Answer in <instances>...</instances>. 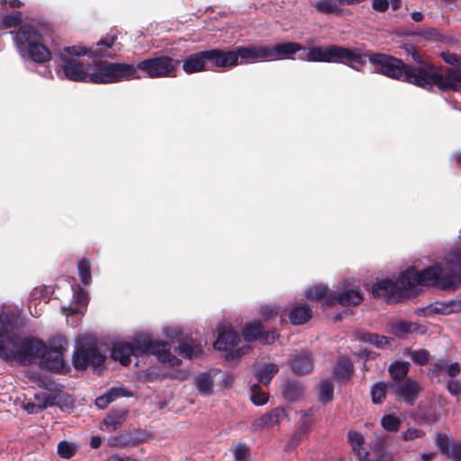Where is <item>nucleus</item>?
Wrapping results in <instances>:
<instances>
[{
    "label": "nucleus",
    "mask_w": 461,
    "mask_h": 461,
    "mask_svg": "<svg viewBox=\"0 0 461 461\" xmlns=\"http://www.w3.org/2000/svg\"><path fill=\"white\" fill-rule=\"evenodd\" d=\"M360 339L364 342L375 345L377 348H384L389 343L386 337L379 336L374 333H363L360 336Z\"/></svg>",
    "instance_id": "obj_37"
},
{
    "label": "nucleus",
    "mask_w": 461,
    "mask_h": 461,
    "mask_svg": "<svg viewBox=\"0 0 461 461\" xmlns=\"http://www.w3.org/2000/svg\"><path fill=\"white\" fill-rule=\"evenodd\" d=\"M411 357L413 362L419 365H425L429 360V352L421 349L411 353Z\"/></svg>",
    "instance_id": "obj_48"
},
{
    "label": "nucleus",
    "mask_w": 461,
    "mask_h": 461,
    "mask_svg": "<svg viewBox=\"0 0 461 461\" xmlns=\"http://www.w3.org/2000/svg\"><path fill=\"white\" fill-rule=\"evenodd\" d=\"M279 367L277 365L273 363L264 364L258 366L256 370V377L258 382L268 385L272 378L278 373Z\"/></svg>",
    "instance_id": "obj_25"
},
{
    "label": "nucleus",
    "mask_w": 461,
    "mask_h": 461,
    "mask_svg": "<svg viewBox=\"0 0 461 461\" xmlns=\"http://www.w3.org/2000/svg\"><path fill=\"white\" fill-rule=\"evenodd\" d=\"M9 5L10 7H20L23 5L22 2L19 0H1V5Z\"/></svg>",
    "instance_id": "obj_58"
},
{
    "label": "nucleus",
    "mask_w": 461,
    "mask_h": 461,
    "mask_svg": "<svg viewBox=\"0 0 461 461\" xmlns=\"http://www.w3.org/2000/svg\"><path fill=\"white\" fill-rule=\"evenodd\" d=\"M182 68L186 74H194L212 69L208 50L200 51L188 56L183 60Z\"/></svg>",
    "instance_id": "obj_14"
},
{
    "label": "nucleus",
    "mask_w": 461,
    "mask_h": 461,
    "mask_svg": "<svg viewBox=\"0 0 461 461\" xmlns=\"http://www.w3.org/2000/svg\"><path fill=\"white\" fill-rule=\"evenodd\" d=\"M453 461H461V443H454L446 454Z\"/></svg>",
    "instance_id": "obj_50"
},
{
    "label": "nucleus",
    "mask_w": 461,
    "mask_h": 461,
    "mask_svg": "<svg viewBox=\"0 0 461 461\" xmlns=\"http://www.w3.org/2000/svg\"><path fill=\"white\" fill-rule=\"evenodd\" d=\"M406 50L417 66L406 65L397 58L382 53L368 55V60L375 66V72L426 90H430L436 86L443 91L448 89L461 91V69H448L444 74L438 67L431 63L428 57L421 55L414 47H406Z\"/></svg>",
    "instance_id": "obj_1"
},
{
    "label": "nucleus",
    "mask_w": 461,
    "mask_h": 461,
    "mask_svg": "<svg viewBox=\"0 0 461 461\" xmlns=\"http://www.w3.org/2000/svg\"><path fill=\"white\" fill-rule=\"evenodd\" d=\"M305 296L307 299L322 301L328 305L336 304V292L330 291L325 285H314L310 287Z\"/></svg>",
    "instance_id": "obj_20"
},
{
    "label": "nucleus",
    "mask_w": 461,
    "mask_h": 461,
    "mask_svg": "<svg viewBox=\"0 0 461 461\" xmlns=\"http://www.w3.org/2000/svg\"><path fill=\"white\" fill-rule=\"evenodd\" d=\"M283 394L288 401H296L303 394V387L298 382H288L284 389Z\"/></svg>",
    "instance_id": "obj_31"
},
{
    "label": "nucleus",
    "mask_w": 461,
    "mask_h": 461,
    "mask_svg": "<svg viewBox=\"0 0 461 461\" xmlns=\"http://www.w3.org/2000/svg\"><path fill=\"white\" fill-rule=\"evenodd\" d=\"M45 345L40 340L16 339L8 344L0 343V357L5 360L14 359L23 365L32 364L36 357H41Z\"/></svg>",
    "instance_id": "obj_7"
},
{
    "label": "nucleus",
    "mask_w": 461,
    "mask_h": 461,
    "mask_svg": "<svg viewBox=\"0 0 461 461\" xmlns=\"http://www.w3.org/2000/svg\"><path fill=\"white\" fill-rule=\"evenodd\" d=\"M240 338L237 332L228 330L219 333L217 340L214 342L213 347L215 349L221 351H228L237 345Z\"/></svg>",
    "instance_id": "obj_22"
},
{
    "label": "nucleus",
    "mask_w": 461,
    "mask_h": 461,
    "mask_svg": "<svg viewBox=\"0 0 461 461\" xmlns=\"http://www.w3.org/2000/svg\"><path fill=\"white\" fill-rule=\"evenodd\" d=\"M70 311L72 313H77V312H79V308L78 307H70Z\"/></svg>",
    "instance_id": "obj_64"
},
{
    "label": "nucleus",
    "mask_w": 461,
    "mask_h": 461,
    "mask_svg": "<svg viewBox=\"0 0 461 461\" xmlns=\"http://www.w3.org/2000/svg\"><path fill=\"white\" fill-rule=\"evenodd\" d=\"M251 401L256 405H263L267 402V394L261 391V388L258 384L251 386Z\"/></svg>",
    "instance_id": "obj_40"
},
{
    "label": "nucleus",
    "mask_w": 461,
    "mask_h": 461,
    "mask_svg": "<svg viewBox=\"0 0 461 461\" xmlns=\"http://www.w3.org/2000/svg\"><path fill=\"white\" fill-rule=\"evenodd\" d=\"M285 417V411L283 408L277 407L254 420L251 425L255 430L268 429L278 425Z\"/></svg>",
    "instance_id": "obj_16"
},
{
    "label": "nucleus",
    "mask_w": 461,
    "mask_h": 461,
    "mask_svg": "<svg viewBox=\"0 0 461 461\" xmlns=\"http://www.w3.org/2000/svg\"><path fill=\"white\" fill-rule=\"evenodd\" d=\"M392 332L397 337H403L407 334L415 332L418 325L410 321H396L391 326Z\"/></svg>",
    "instance_id": "obj_30"
},
{
    "label": "nucleus",
    "mask_w": 461,
    "mask_h": 461,
    "mask_svg": "<svg viewBox=\"0 0 461 461\" xmlns=\"http://www.w3.org/2000/svg\"><path fill=\"white\" fill-rule=\"evenodd\" d=\"M382 428L387 432H397L402 423V420L393 413L384 414L380 420Z\"/></svg>",
    "instance_id": "obj_29"
},
{
    "label": "nucleus",
    "mask_w": 461,
    "mask_h": 461,
    "mask_svg": "<svg viewBox=\"0 0 461 461\" xmlns=\"http://www.w3.org/2000/svg\"><path fill=\"white\" fill-rule=\"evenodd\" d=\"M391 386L394 389L395 393L409 405L414 404L421 391L420 385L411 379L394 382Z\"/></svg>",
    "instance_id": "obj_12"
},
{
    "label": "nucleus",
    "mask_w": 461,
    "mask_h": 461,
    "mask_svg": "<svg viewBox=\"0 0 461 461\" xmlns=\"http://www.w3.org/2000/svg\"><path fill=\"white\" fill-rule=\"evenodd\" d=\"M104 360V357L93 346L82 345L73 356L74 366L78 370H83L88 366H99Z\"/></svg>",
    "instance_id": "obj_11"
},
{
    "label": "nucleus",
    "mask_w": 461,
    "mask_h": 461,
    "mask_svg": "<svg viewBox=\"0 0 461 461\" xmlns=\"http://www.w3.org/2000/svg\"><path fill=\"white\" fill-rule=\"evenodd\" d=\"M117 36L107 35L98 41L95 46L86 48L81 45L64 47L56 54V72L61 78H67L76 82H89L91 65H85L76 58L88 55L92 58H115L112 52Z\"/></svg>",
    "instance_id": "obj_3"
},
{
    "label": "nucleus",
    "mask_w": 461,
    "mask_h": 461,
    "mask_svg": "<svg viewBox=\"0 0 461 461\" xmlns=\"http://www.w3.org/2000/svg\"><path fill=\"white\" fill-rule=\"evenodd\" d=\"M440 56L446 63L456 67L461 66V56H458L455 53H451L449 51L441 52Z\"/></svg>",
    "instance_id": "obj_47"
},
{
    "label": "nucleus",
    "mask_w": 461,
    "mask_h": 461,
    "mask_svg": "<svg viewBox=\"0 0 461 461\" xmlns=\"http://www.w3.org/2000/svg\"><path fill=\"white\" fill-rule=\"evenodd\" d=\"M333 383L331 380H323L319 385V400L322 402H330L333 398Z\"/></svg>",
    "instance_id": "obj_35"
},
{
    "label": "nucleus",
    "mask_w": 461,
    "mask_h": 461,
    "mask_svg": "<svg viewBox=\"0 0 461 461\" xmlns=\"http://www.w3.org/2000/svg\"><path fill=\"white\" fill-rule=\"evenodd\" d=\"M289 363L295 375L309 374L313 370L312 355L307 352L295 353L290 357Z\"/></svg>",
    "instance_id": "obj_18"
},
{
    "label": "nucleus",
    "mask_w": 461,
    "mask_h": 461,
    "mask_svg": "<svg viewBox=\"0 0 461 461\" xmlns=\"http://www.w3.org/2000/svg\"><path fill=\"white\" fill-rule=\"evenodd\" d=\"M352 371V363L348 358H340L334 367V375L338 379L348 378Z\"/></svg>",
    "instance_id": "obj_32"
},
{
    "label": "nucleus",
    "mask_w": 461,
    "mask_h": 461,
    "mask_svg": "<svg viewBox=\"0 0 461 461\" xmlns=\"http://www.w3.org/2000/svg\"><path fill=\"white\" fill-rule=\"evenodd\" d=\"M340 292H336V303L342 306L357 305L363 301V295L358 289L347 287L344 283L340 284Z\"/></svg>",
    "instance_id": "obj_19"
},
{
    "label": "nucleus",
    "mask_w": 461,
    "mask_h": 461,
    "mask_svg": "<svg viewBox=\"0 0 461 461\" xmlns=\"http://www.w3.org/2000/svg\"><path fill=\"white\" fill-rule=\"evenodd\" d=\"M136 77L133 64L97 62L91 66L89 82L94 84H112L132 80Z\"/></svg>",
    "instance_id": "obj_8"
},
{
    "label": "nucleus",
    "mask_w": 461,
    "mask_h": 461,
    "mask_svg": "<svg viewBox=\"0 0 461 461\" xmlns=\"http://www.w3.org/2000/svg\"><path fill=\"white\" fill-rule=\"evenodd\" d=\"M261 314L265 320H269L277 315V312L273 306L266 305L261 308Z\"/></svg>",
    "instance_id": "obj_53"
},
{
    "label": "nucleus",
    "mask_w": 461,
    "mask_h": 461,
    "mask_svg": "<svg viewBox=\"0 0 461 461\" xmlns=\"http://www.w3.org/2000/svg\"><path fill=\"white\" fill-rule=\"evenodd\" d=\"M22 22V13L15 12L11 14L5 15L3 18L2 23L4 28H11L19 25Z\"/></svg>",
    "instance_id": "obj_43"
},
{
    "label": "nucleus",
    "mask_w": 461,
    "mask_h": 461,
    "mask_svg": "<svg viewBox=\"0 0 461 461\" xmlns=\"http://www.w3.org/2000/svg\"><path fill=\"white\" fill-rule=\"evenodd\" d=\"M150 353L156 355L159 362L169 366H179L181 360L171 354L170 347L166 342H154L147 337L135 338L132 341H119L113 345L111 357L122 366L131 363V356Z\"/></svg>",
    "instance_id": "obj_4"
},
{
    "label": "nucleus",
    "mask_w": 461,
    "mask_h": 461,
    "mask_svg": "<svg viewBox=\"0 0 461 461\" xmlns=\"http://www.w3.org/2000/svg\"><path fill=\"white\" fill-rule=\"evenodd\" d=\"M130 395L131 394L124 391V389L122 388H112L105 394L97 397L95 400V404L99 409H104L108 406L110 402H113L116 398Z\"/></svg>",
    "instance_id": "obj_26"
},
{
    "label": "nucleus",
    "mask_w": 461,
    "mask_h": 461,
    "mask_svg": "<svg viewBox=\"0 0 461 461\" xmlns=\"http://www.w3.org/2000/svg\"><path fill=\"white\" fill-rule=\"evenodd\" d=\"M179 61L168 56H156L139 62L134 68L136 77L133 79H140V71L150 78H160L173 77Z\"/></svg>",
    "instance_id": "obj_9"
},
{
    "label": "nucleus",
    "mask_w": 461,
    "mask_h": 461,
    "mask_svg": "<svg viewBox=\"0 0 461 461\" xmlns=\"http://www.w3.org/2000/svg\"><path fill=\"white\" fill-rule=\"evenodd\" d=\"M17 336L13 320L8 316L0 315V343L8 344L16 339Z\"/></svg>",
    "instance_id": "obj_23"
},
{
    "label": "nucleus",
    "mask_w": 461,
    "mask_h": 461,
    "mask_svg": "<svg viewBox=\"0 0 461 461\" xmlns=\"http://www.w3.org/2000/svg\"><path fill=\"white\" fill-rule=\"evenodd\" d=\"M372 7L378 12H384L389 7V1L388 0H373L372 1Z\"/></svg>",
    "instance_id": "obj_52"
},
{
    "label": "nucleus",
    "mask_w": 461,
    "mask_h": 461,
    "mask_svg": "<svg viewBox=\"0 0 461 461\" xmlns=\"http://www.w3.org/2000/svg\"><path fill=\"white\" fill-rule=\"evenodd\" d=\"M75 298L83 306H85L87 303L86 295L82 291L75 294Z\"/></svg>",
    "instance_id": "obj_57"
},
{
    "label": "nucleus",
    "mask_w": 461,
    "mask_h": 461,
    "mask_svg": "<svg viewBox=\"0 0 461 461\" xmlns=\"http://www.w3.org/2000/svg\"><path fill=\"white\" fill-rule=\"evenodd\" d=\"M348 439L354 451L359 452L364 443L363 436L354 430H350L348 434Z\"/></svg>",
    "instance_id": "obj_44"
},
{
    "label": "nucleus",
    "mask_w": 461,
    "mask_h": 461,
    "mask_svg": "<svg viewBox=\"0 0 461 461\" xmlns=\"http://www.w3.org/2000/svg\"><path fill=\"white\" fill-rule=\"evenodd\" d=\"M425 435L426 433L424 430L418 428L411 427L402 433L401 438L403 441H413L418 438H422Z\"/></svg>",
    "instance_id": "obj_41"
},
{
    "label": "nucleus",
    "mask_w": 461,
    "mask_h": 461,
    "mask_svg": "<svg viewBox=\"0 0 461 461\" xmlns=\"http://www.w3.org/2000/svg\"><path fill=\"white\" fill-rule=\"evenodd\" d=\"M410 364L408 362H397L390 366L389 372L395 382L402 381V379L406 376Z\"/></svg>",
    "instance_id": "obj_34"
},
{
    "label": "nucleus",
    "mask_w": 461,
    "mask_h": 461,
    "mask_svg": "<svg viewBox=\"0 0 461 461\" xmlns=\"http://www.w3.org/2000/svg\"><path fill=\"white\" fill-rule=\"evenodd\" d=\"M251 350V347L250 346H245V347H241L239 349H237L235 351V357H240V356H243L245 354H248L249 351ZM227 359L229 358H232L234 357V354L233 353H230L226 356Z\"/></svg>",
    "instance_id": "obj_55"
},
{
    "label": "nucleus",
    "mask_w": 461,
    "mask_h": 461,
    "mask_svg": "<svg viewBox=\"0 0 461 461\" xmlns=\"http://www.w3.org/2000/svg\"><path fill=\"white\" fill-rule=\"evenodd\" d=\"M267 49L269 60L290 59L293 54L301 50H304L301 44L296 42H285L276 45H267Z\"/></svg>",
    "instance_id": "obj_17"
},
{
    "label": "nucleus",
    "mask_w": 461,
    "mask_h": 461,
    "mask_svg": "<svg viewBox=\"0 0 461 461\" xmlns=\"http://www.w3.org/2000/svg\"><path fill=\"white\" fill-rule=\"evenodd\" d=\"M176 351L184 357H196L202 352V347L200 345H192L189 343H183Z\"/></svg>",
    "instance_id": "obj_36"
},
{
    "label": "nucleus",
    "mask_w": 461,
    "mask_h": 461,
    "mask_svg": "<svg viewBox=\"0 0 461 461\" xmlns=\"http://www.w3.org/2000/svg\"><path fill=\"white\" fill-rule=\"evenodd\" d=\"M67 340L59 338L53 341L50 348L45 347L41 355V365L49 370H59L63 367V353L67 347Z\"/></svg>",
    "instance_id": "obj_10"
},
{
    "label": "nucleus",
    "mask_w": 461,
    "mask_h": 461,
    "mask_svg": "<svg viewBox=\"0 0 461 461\" xmlns=\"http://www.w3.org/2000/svg\"><path fill=\"white\" fill-rule=\"evenodd\" d=\"M249 454V448L246 444H238L233 450L234 461H247Z\"/></svg>",
    "instance_id": "obj_45"
},
{
    "label": "nucleus",
    "mask_w": 461,
    "mask_h": 461,
    "mask_svg": "<svg viewBox=\"0 0 461 461\" xmlns=\"http://www.w3.org/2000/svg\"><path fill=\"white\" fill-rule=\"evenodd\" d=\"M78 273L84 285H88L91 280L90 262L84 258L78 263Z\"/></svg>",
    "instance_id": "obj_39"
},
{
    "label": "nucleus",
    "mask_w": 461,
    "mask_h": 461,
    "mask_svg": "<svg viewBox=\"0 0 461 461\" xmlns=\"http://www.w3.org/2000/svg\"><path fill=\"white\" fill-rule=\"evenodd\" d=\"M101 444V438L98 436H95L91 438V446L94 448H97Z\"/></svg>",
    "instance_id": "obj_59"
},
{
    "label": "nucleus",
    "mask_w": 461,
    "mask_h": 461,
    "mask_svg": "<svg viewBox=\"0 0 461 461\" xmlns=\"http://www.w3.org/2000/svg\"><path fill=\"white\" fill-rule=\"evenodd\" d=\"M310 62L343 63L356 70L366 62V56L357 50H350L341 46H318L307 49L305 58Z\"/></svg>",
    "instance_id": "obj_5"
},
{
    "label": "nucleus",
    "mask_w": 461,
    "mask_h": 461,
    "mask_svg": "<svg viewBox=\"0 0 461 461\" xmlns=\"http://www.w3.org/2000/svg\"><path fill=\"white\" fill-rule=\"evenodd\" d=\"M208 54L212 68L213 67L227 68L239 64L237 49L233 50H209Z\"/></svg>",
    "instance_id": "obj_15"
},
{
    "label": "nucleus",
    "mask_w": 461,
    "mask_h": 461,
    "mask_svg": "<svg viewBox=\"0 0 461 461\" xmlns=\"http://www.w3.org/2000/svg\"><path fill=\"white\" fill-rule=\"evenodd\" d=\"M386 385L383 383L376 384L372 387L371 395L375 403H380L385 397Z\"/></svg>",
    "instance_id": "obj_42"
},
{
    "label": "nucleus",
    "mask_w": 461,
    "mask_h": 461,
    "mask_svg": "<svg viewBox=\"0 0 461 461\" xmlns=\"http://www.w3.org/2000/svg\"><path fill=\"white\" fill-rule=\"evenodd\" d=\"M46 407H47V403L40 405V404H36V403L28 402V403H26L24 405V409L29 413H37V412L41 411V410H43Z\"/></svg>",
    "instance_id": "obj_54"
},
{
    "label": "nucleus",
    "mask_w": 461,
    "mask_h": 461,
    "mask_svg": "<svg viewBox=\"0 0 461 461\" xmlns=\"http://www.w3.org/2000/svg\"><path fill=\"white\" fill-rule=\"evenodd\" d=\"M107 461H136L134 459H131V458H121L119 456H112L110 457Z\"/></svg>",
    "instance_id": "obj_62"
},
{
    "label": "nucleus",
    "mask_w": 461,
    "mask_h": 461,
    "mask_svg": "<svg viewBox=\"0 0 461 461\" xmlns=\"http://www.w3.org/2000/svg\"><path fill=\"white\" fill-rule=\"evenodd\" d=\"M316 10L324 14H339L340 12V1L320 0L314 4Z\"/></svg>",
    "instance_id": "obj_28"
},
{
    "label": "nucleus",
    "mask_w": 461,
    "mask_h": 461,
    "mask_svg": "<svg viewBox=\"0 0 461 461\" xmlns=\"http://www.w3.org/2000/svg\"><path fill=\"white\" fill-rule=\"evenodd\" d=\"M437 366L438 367V370L440 372L446 371L447 373V375L451 377L456 376L460 372V367L457 363H453L451 365H447L444 362H441V363L438 364Z\"/></svg>",
    "instance_id": "obj_46"
},
{
    "label": "nucleus",
    "mask_w": 461,
    "mask_h": 461,
    "mask_svg": "<svg viewBox=\"0 0 461 461\" xmlns=\"http://www.w3.org/2000/svg\"><path fill=\"white\" fill-rule=\"evenodd\" d=\"M261 324L258 321H253L246 325L243 330V336L247 341H251L258 338H260L265 343H271L275 341L276 338V332L272 331L265 338L261 336Z\"/></svg>",
    "instance_id": "obj_21"
},
{
    "label": "nucleus",
    "mask_w": 461,
    "mask_h": 461,
    "mask_svg": "<svg viewBox=\"0 0 461 461\" xmlns=\"http://www.w3.org/2000/svg\"><path fill=\"white\" fill-rule=\"evenodd\" d=\"M312 316V310L306 305H298L291 309L288 313L290 321L294 325L307 322Z\"/></svg>",
    "instance_id": "obj_24"
},
{
    "label": "nucleus",
    "mask_w": 461,
    "mask_h": 461,
    "mask_svg": "<svg viewBox=\"0 0 461 461\" xmlns=\"http://www.w3.org/2000/svg\"><path fill=\"white\" fill-rule=\"evenodd\" d=\"M126 411H113L104 420L103 424L110 432L115 431L120 428L126 419Z\"/></svg>",
    "instance_id": "obj_27"
},
{
    "label": "nucleus",
    "mask_w": 461,
    "mask_h": 461,
    "mask_svg": "<svg viewBox=\"0 0 461 461\" xmlns=\"http://www.w3.org/2000/svg\"><path fill=\"white\" fill-rule=\"evenodd\" d=\"M41 41V34L31 25L21 26L14 36L20 54L37 63H44L51 59L50 50Z\"/></svg>",
    "instance_id": "obj_6"
},
{
    "label": "nucleus",
    "mask_w": 461,
    "mask_h": 461,
    "mask_svg": "<svg viewBox=\"0 0 461 461\" xmlns=\"http://www.w3.org/2000/svg\"><path fill=\"white\" fill-rule=\"evenodd\" d=\"M411 18L415 22H420L423 19V14L420 12H413L411 14Z\"/></svg>",
    "instance_id": "obj_60"
},
{
    "label": "nucleus",
    "mask_w": 461,
    "mask_h": 461,
    "mask_svg": "<svg viewBox=\"0 0 461 461\" xmlns=\"http://www.w3.org/2000/svg\"><path fill=\"white\" fill-rule=\"evenodd\" d=\"M459 282H461V250L449 256L445 267H442L440 264H436L420 272L411 267L402 272L396 283L389 279L377 282L372 292L375 297L393 302L395 300L399 288L408 291L419 285H435L443 289H450Z\"/></svg>",
    "instance_id": "obj_2"
},
{
    "label": "nucleus",
    "mask_w": 461,
    "mask_h": 461,
    "mask_svg": "<svg viewBox=\"0 0 461 461\" xmlns=\"http://www.w3.org/2000/svg\"><path fill=\"white\" fill-rule=\"evenodd\" d=\"M449 393L457 398L461 396V382L459 380H451L447 384Z\"/></svg>",
    "instance_id": "obj_49"
},
{
    "label": "nucleus",
    "mask_w": 461,
    "mask_h": 461,
    "mask_svg": "<svg viewBox=\"0 0 461 461\" xmlns=\"http://www.w3.org/2000/svg\"><path fill=\"white\" fill-rule=\"evenodd\" d=\"M195 384L198 391L202 394L207 395L212 393L213 388V381L209 374L203 373L199 375L195 378Z\"/></svg>",
    "instance_id": "obj_33"
},
{
    "label": "nucleus",
    "mask_w": 461,
    "mask_h": 461,
    "mask_svg": "<svg viewBox=\"0 0 461 461\" xmlns=\"http://www.w3.org/2000/svg\"><path fill=\"white\" fill-rule=\"evenodd\" d=\"M434 454H422L421 455V460L422 461H431L434 458Z\"/></svg>",
    "instance_id": "obj_61"
},
{
    "label": "nucleus",
    "mask_w": 461,
    "mask_h": 461,
    "mask_svg": "<svg viewBox=\"0 0 461 461\" xmlns=\"http://www.w3.org/2000/svg\"><path fill=\"white\" fill-rule=\"evenodd\" d=\"M433 311L436 312H441L444 314H447L451 312L449 310V305H443V304H438V303L433 306Z\"/></svg>",
    "instance_id": "obj_56"
},
{
    "label": "nucleus",
    "mask_w": 461,
    "mask_h": 461,
    "mask_svg": "<svg viewBox=\"0 0 461 461\" xmlns=\"http://www.w3.org/2000/svg\"><path fill=\"white\" fill-rule=\"evenodd\" d=\"M437 446L442 453L447 454L451 447L449 446L448 437L444 434H438L437 436Z\"/></svg>",
    "instance_id": "obj_51"
},
{
    "label": "nucleus",
    "mask_w": 461,
    "mask_h": 461,
    "mask_svg": "<svg viewBox=\"0 0 461 461\" xmlns=\"http://www.w3.org/2000/svg\"><path fill=\"white\" fill-rule=\"evenodd\" d=\"M77 447L74 443L61 441L58 445V453L63 458H70L77 453Z\"/></svg>",
    "instance_id": "obj_38"
},
{
    "label": "nucleus",
    "mask_w": 461,
    "mask_h": 461,
    "mask_svg": "<svg viewBox=\"0 0 461 461\" xmlns=\"http://www.w3.org/2000/svg\"><path fill=\"white\" fill-rule=\"evenodd\" d=\"M238 59L240 64L267 61L268 59V49L267 46L252 45L237 48Z\"/></svg>",
    "instance_id": "obj_13"
},
{
    "label": "nucleus",
    "mask_w": 461,
    "mask_h": 461,
    "mask_svg": "<svg viewBox=\"0 0 461 461\" xmlns=\"http://www.w3.org/2000/svg\"><path fill=\"white\" fill-rule=\"evenodd\" d=\"M393 10H397L401 6V0H391Z\"/></svg>",
    "instance_id": "obj_63"
}]
</instances>
